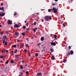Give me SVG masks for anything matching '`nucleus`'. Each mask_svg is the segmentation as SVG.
<instances>
[{"label": "nucleus", "instance_id": "f257e3e1", "mask_svg": "<svg viewBox=\"0 0 76 76\" xmlns=\"http://www.w3.org/2000/svg\"><path fill=\"white\" fill-rule=\"evenodd\" d=\"M44 19L46 21H47L48 22L49 21V20H51L52 19L51 18V16H46L44 17Z\"/></svg>", "mask_w": 76, "mask_h": 76}, {"label": "nucleus", "instance_id": "f03ea898", "mask_svg": "<svg viewBox=\"0 0 76 76\" xmlns=\"http://www.w3.org/2000/svg\"><path fill=\"white\" fill-rule=\"evenodd\" d=\"M12 21H10V20H9L7 22V23H8L9 25H12Z\"/></svg>", "mask_w": 76, "mask_h": 76}, {"label": "nucleus", "instance_id": "7ed1b4c3", "mask_svg": "<svg viewBox=\"0 0 76 76\" xmlns=\"http://www.w3.org/2000/svg\"><path fill=\"white\" fill-rule=\"evenodd\" d=\"M6 41L5 40H4L2 42L3 44H4L5 45H7V42H5Z\"/></svg>", "mask_w": 76, "mask_h": 76}, {"label": "nucleus", "instance_id": "20e7f679", "mask_svg": "<svg viewBox=\"0 0 76 76\" xmlns=\"http://www.w3.org/2000/svg\"><path fill=\"white\" fill-rule=\"evenodd\" d=\"M14 27L15 28H19L20 27V25L18 24H15L14 25Z\"/></svg>", "mask_w": 76, "mask_h": 76}, {"label": "nucleus", "instance_id": "39448f33", "mask_svg": "<svg viewBox=\"0 0 76 76\" xmlns=\"http://www.w3.org/2000/svg\"><path fill=\"white\" fill-rule=\"evenodd\" d=\"M5 15V12L0 13V16L1 17H2V16H4Z\"/></svg>", "mask_w": 76, "mask_h": 76}, {"label": "nucleus", "instance_id": "423d86ee", "mask_svg": "<svg viewBox=\"0 0 76 76\" xmlns=\"http://www.w3.org/2000/svg\"><path fill=\"white\" fill-rule=\"evenodd\" d=\"M51 45H53L54 46H55L56 45V44L55 42H52L51 43Z\"/></svg>", "mask_w": 76, "mask_h": 76}, {"label": "nucleus", "instance_id": "0eeeda50", "mask_svg": "<svg viewBox=\"0 0 76 76\" xmlns=\"http://www.w3.org/2000/svg\"><path fill=\"white\" fill-rule=\"evenodd\" d=\"M53 12L54 13H56L57 12V10L56 9L53 11Z\"/></svg>", "mask_w": 76, "mask_h": 76}, {"label": "nucleus", "instance_id": "6e6552de", "mask_svg": "<svg viewBox=\"0 0 76 76\" xmlns=\"http://www.w3.org/2000/svg\"><path fill=\"white\" fill-rule=\"evenodd\" d=\"M20 47H22H22H23V46H24V44L23 43H20Z\"/></svg>", "mask_w": 76, "mask_h": 76}, {"label": "nucleus", "instance_id": "1a4fd4ad", "mask_svg": "<svg viewBox=\"0 0 76 76\" xmlns=\"http://www.w3.org/2000/svg\"><path fill=\"white\" fill-rule=\"evenodd\" d=\"M0 10H1L2 11H4V7H2V8L0 7Z\"/></svg>", "mask_w": 76, "mask_h": 76}, {"label": "nucleus", "instance_id": "9d476101", "mask_svg": "<svg viewBox=\"0 0 76 76\" xmlns=\"http://www.w3.org/2000/svg\"><path fill=\"white\" fill-rule=\"evenodd\" d=\"M66 56H69L70 55V52H68L66 54Z\"/></svg>", "mask_w": 76, "mask_h": 76}, {"label": "nucleus", "instance_id": "9b49d317", "mask_svg": "<svg viewBox=\"0 0 76 76\" xmlns=\"http://www.w3.org/2000/svg\"><path fill=\"white\" fill-rule=\"evenodd\" d=\"M70 54L71 55L73 54V50H71L70 52Z\"/></svg>", "mask_w": 76, "mask_h": 76}, {"label": "nucleus", "instance_id": "f8f14e48", "mask_svg": "<svg viewBox=\"0 0 76 76\" xmlns=\"http://www.w3.org/2000/svg\"><path fill=\"white\" fill-rule=\"evenodd\" d=\"M66 61H67V59H64L63 60V63H66Z\"/></svg>", "mask_w": 76, "mask_h": 76}, {"label": "nucleus", "instance_id": "ddd939ff", "mask_svg": "<svg viewBox=\"0 0 76 76\" xmlns=\"http://www.w3.org/2000/svg\"><path fill=\"white\" fill-rule=\"evenodd\" d=\"M15 57L16 59H18V58H19V56H18V55H15Z\"/></svg>", "mask_w": 76, "mask_h": 76}, {"label": "nucleus", "instance_id": "4468645a", "mask_svg": "<svg viewBox=\"0 0 76 76\" xmlns=\"http://www.w3.org/2000/svg\"><path fill=\"white\" fill-rule=\"evenodd\" d=\"M15 35H18L19 34V32H15Z\"/></svg>", "mask_w": 76, "mask_h": 76}, {"label": "nucleus", "instance_id": "2eb2a0df", "mask_svg": "<svg viewBox=\"0 0 76 76\" xmlns=\"http://www.w3.org/2000/svg\"><path fill=\"white\" fill-rule=\"evenodd\" d=\"M5 69L7 70H9L10 69H9V67H6L5 68Z\"/></svg>", "mask_w": 76, "mask_h": 76}, {"label": "nucleus", "instance_id": "dca6fc26", "mask_svg": "<svg viewBox=\"0 0 76 76\" xmlns=\"http://www.w3.org/2000/svg\"><path fill=\"white\" fill-rule=\"evenodd\" d=\"M7 38V37H6V36H4L3 37V38L4 39V40L5 39H6Z\"/></svg>", "mask_w": 76, "mask_h": 76}, {"label": "nucleus", "instance_id": "f3484780", "mask_svg": "<svg viewBox=\"0 0 76 76\" xmlns=\"http://www.w3.org/2000/svg\"><path fill=\"white\" fill-rule=\"evenodd\" d=\"M21 34L23 35V36H25V33H21Z\"/></svg>", "mask_w": 76, "mask_h": 76}, {"label": "nucleus", "instance_id": "a211bd4d", "mask_svg": "<svg viewBox=\"0 0 76 76\" xmlns=\"http://www.w3.org/2000/svg\"><path fill=\"white\" fill-rule=\"evenodd\" d=\"M52 60H55V57H54V56H52Z\"/></svg>", "mask_w": 76, "mask_h": 76}, {"label": "nucleus", "instance_id": "6ab92c4d", "mask_svg": "<svg viewBox=\"0 0 76 76\" xmlns=\"http://www.w3.org/2000/svg\"><path fill=\"white\" fill-rule=\"evenodd\" d=\"M44 37H42L41 38V41H44Z\"/></svg>", "mask_w": 76, "mask_h": 76}, {"label": "nucleus", "instance_id": "aec40b11", "mask_svg": "<svg viewBox=\"0 0 76 76\" xmlns=\"http://www.w3.org/2000/svg\"><path fill=\"white\" fill-rule=\"evenodd\" d=\"M12 47L14 48H16V45H13Z\"/></svg>", "mask_w": 76, "mask_h": 76}, {"label": "nucleus", "instance_id": "412c9836", "mask_svg": "<svg viewBox=\"0 0 76 76\" xmlns=\"http://www.w3.org/2000/svg\"><path fill=\"white\" fill-rule=\"evenodd\" d=\"M35 56H36V57L38 56V53H36L35 54Z\"/></svg>", "mask_w": 76, "mask_h": 76}, {"label": "nucleus", "instance_id": "4be33fe9", "mask_svg": "<svg viewBox=\"0 0 76 76\" xmlns=\"http://www.w3.org/2000/svg\"><path fill=\"white\" fill-rule=\"evenodd\" d=\"M37 75H42V74L41 73H37Z\"/></svg>", "mask_w": 76, "mask_h": 76}, {"label": "nucleus", "instance_id": "5701e85b", "mask_svg": "<svg viewBox=\"0 0 76 76\" xmlns=\"http://www.w3.org/2000/svg\"><path fill=\"white\" fill-rule=\"evenodd\" d=\"M20 69H23V66H22V65H21V66H20Z\"/></svg>", "mask_w": 76, "mask_h": 76}, {"label": "nucleus", "instance_id": "b1692460", "mask_svg": "<svg viewBox=\"0 0 76 76\" xmlns=\"http://www.w3.org/2000/svg\"><path fill=\"white\" fill-rule=\"evenodd\" d=\"M14 61H13V60H12L10 61V63H13Z\"/></svg>", "mask_w": 76, "mask_h": 76}, {"label": "nucleus", "instance_id": "393cba45", "mask_svg": "<svg viewBox=\"0 0 76 76\" xmlns=\"http://www.w3.org/2000/svg\"><path fill=\"white\" fill-rule=\"evenodd\" d=\"M37 46H39L41 45V43H39L37 45Z\"/></svg>", "mask_w": 76, "mask_h": 76}, {"label": "nucleus", "instance_id": "a878e982", "mask_svg": "<svg viewBox=\"0 0 76 76\" xmlns=\"http://www.w3.org/2000/svg\"><path fill=\"white\" fill-rule=\"evenodd\" d=\"M50 51H51V52H54V50H53V49H50Z\"/></svg>", "mask_w": 76, "mask_h": 76}, {"label": "nucleus", "instance_id": "bb28decb", "mask_svg": "<svg viewBox=\"0 0 76 76\" xmlns=\"http://www.w3.org/2000/svg\"><path fill=\"white\" fill-rule=\"evenodd\" d=\"M17 15V13H16V12H15L14 13V16H15V15Z\"/></svg>", "mask_w": 76, "mask_h": 76}, {"label": "nucleus", "instance_id": "cd10ccee", "mask_svg": "<svg viewBox=\"0 0 76 76\" xmlns=\"http://www.w3.org/2000/svg\"><path fill=\"white\" fill-rule=\"evenodd\" d=\"M18 52V50H16L14 52V53H16Z\"/></svg>", "mask_w": 76, "mask_h": 76}, {"label": "nucleus", "instance_id": "c85d7f7f", "mask_svg": "<svg viewBox=\"0 0 76 76\" xmlns=\"http://www.w3.org/2000/svg\"><path fill=\"white\" fill-rule=\"evenodd\" d=\"M24 51L25 52V53H27V50H26V49H25L24 50Z\"/></svg>", "mask_w": 76, "mask_h": 76}, {"label": "nucleus", "instance_id": "c756f323", "mask_svg": "<svg viewBox=\"0 0 76 76\" xmlns=\"http://www.w3.org/2000/svg\"><path fill=\"white\" fill-rule=\"evenodd\" d=\"M9 63V62H8V61H7L5 62L6 64H8Z\"/></svg>", "mask_w": 76, "mask_h": 76}, {"label": "nucleus", "instance_id": "7c9ffc66", "mask_svg": "<svg viewBox=\"0 0 76 76\" xmlns=\"http://www.w3.org/2000/svg\"><path fill=\"white\" fill-rule=\"evenodd\" d=\"M48 12H51V9H49L48 10Z\"/></svg>", "mask_w": 76, "mask_h": 76}, {"label": "nucleus", "instance_id": "2f4dec72", "mask_svg": "<svg viewBox=\"0 0 76 76\" xmlns=\"http://www.w3.org/2000/svg\"><path fill=\"white\" fill-rule=\"evenodd\" d=\"M54 38H55V39H56V38H57V36L56 35H55L54 36Z\"/></svg>", "mask_w": 76, "mask_h": 76}, {"label": "nucleus", "instance_id": "473e14b6", "mask_svg": "<svg viewBox=\"0 0 76 76\" xmlns=\"http://www.w3.org/2000/svg\"><path fill=\"white\" fill-rule=\"evenodd\" d=\"M23 29H25V28H26V26H23Z\"/></svg>", "mask_w": 76, "mask_h": 76}, {"label": "nucleus", "instance_id": "72a5a7b5", "mask_svg": "<svg viewBox=\"0 0 76 76\" xmlns=\"http://www.w3.org/2000/svg\"><path fill=\"white\" fill-rule=\"evenodd\" d=\"M28 73H29V72H28V71H26V75H28Z\"/></svg>", "mask_w": 76, "mask_h": 76}, {"label": "nucleus", "instance_id": "f704fd0d", "mask_svg": "<svg viewBox=\"0 0 76 76\" xmlns=\"http://www.w3.org/2000/svg\"><path fill=\"white\" fill-rule=\"evenodd\" d=\"M34 25H37V23H36V22H34Z\"/></svg>", "mask_w": 76, "mask_h": 76}, {"label": "nucleus", "instance_id": "c9c22d12", "mask_svg": "<svg viewBox=\"0 0 76 76\" xmlns=\"http://www.w3.org/2000/svg\"><path fill=\"white\" fill-rule=\"evenodd\" d=\"M26 40H27V41H29V38H27L26 39Z\"/></svg>", "mask_w": 76, "mask_h": 76}, {"label": "nucleus", "instance_id": "e433bc0d", "mask_svg": "<svg viewBox=\"0 0 76 76\" xmlns=\"http://www.w3.org/2000/svg\"><path fill=\"white\" fill-rule=\"evenodd\" d=\"M52 5H53V6H55V5H56V4L54 3H53V4L52 3Z\"/></svg>", "mask_w": 76, "mask_h": 76}, {"label": "nucleus", "instance_id": "4c0bfd02", "mask_svg": "<svg viewBox=\"0 0 76 76\" xmlns=\"http://www.w3.org/2000/svg\"><path fill=\"white\" fill-rule=\"evenodd\" d=\"M63 26L64 27H65V26H66V25H65V24H64V23H63Z\"/></svg>", "mask_w": 76, "mask_h": 76}, {"label": "nucleus", "instance_id": "58836bf2", "mask_svg": "<svg viewBox=\"0 0 76 76\" xmlns=\"http://www.w3.org/2000/svg\"><path fill=\"white\" fill-rule=\"evenodd\" d=\"M55 9H56V8H55L54 7L52 9V10H55Z\"/></svg>", "mask_w": 76, "mask_h": 76}, {"label": "nucleus", "instance_id": "ea45409f", "mask_svg": "<svg viewBox=\"0 0 76 76\" xmlns=\"http://www.w3.org/2000/svg\"><path fill=\"white\" fill-rule=\"evenodd\" d=\"M72 1L71 0H69V1H68V2L69 3H70V2H72Z\"/></svg>", "mask_w": 76, "mask_h": 76}, {"label": "nucleus", "instance_id": "a19ab883", "mask_svg": "<svg viewBox=\"0 0 76 76\" xmlns=\"http://www.w3.org/2000/svg\"><path fill=\"white\" fill-rule=\"evenodd\" d=\"M12 53L11 54H14V52L13 51H11Z\"/></svg>", "mask_w": 76, "mask_h": 76}, {"label": "nucleus", "instance_id": "79ce46f5", "mask_svg": "<svg viewBox=\"0 0 76 76\" xmlns=\"http://www.w3.org/2000/svg\"><path fill=\"white\" fill-rule=\"evenodd\" d=\"M0 34H1V35H3V33L1 32L0 33Z\"/></svg>", "mask_w": 76, "mask_h": 76}, {"label": "nucleus", "instance_id": "37998d69", "mask_svg": "<svg viewBox=\"0 0 76 76\" xmlns=\"http://www.w3.org/2000/svg\"><path fill=\"white\" fill-rule=\"evenodd\" d=\"M26 30H27V31H28L29 30V28H26Z\"/></svg>", "mask_w": 76, "mask_h": 76}, {"label": "nucleus", "instance_id": "c03bdc74", "mask_svg": "<svg viewBox=\"0 0 76 76\" xmlns=\"http://www.w3.org/2000/svg\"><path fill=\"white\" fill-rule=\"evenodd\" d=\"M33 31L34 32H36V30L35 29V28L33 29Z\"/></svg>", "mask_w": 76, "mask_h": 76}, {"label": "nucleus", "instance_id": "a18cd8bd", "mask_svg": "<svg viewBox=\"0 0 76 76\" xmlns=\"http://www.w3.org/2000/svg\"><path fill=\"white\" fill-rule=\"evenodd\" d=\"M69 48L70 50V49H71V46H69Z\"/></svg>", "mask_w": 76, "mask_h": 76}, {"label": "nucleus", "instance_id": "49530a36", "mask_svg": "<svg viewBox=\"0 0 76 76\" xmlns=\"http://www.w3.org/2000/svg\"><path fill=\"white\" fill-rule=\"evenodd\" d=\"M28 46V44H26L25 45V46H26V47H27V46Z\"/></svg>", "mask_w": 76, "mask_h": 76}, {"label": "nucleus", "instance_id": "de8ad7c7", "mask_svg": "<svg viewBox=\"0 0 76 76\" xmlns=\"http://www.w3.org/2000/svg\"><path fill=\"white\" fill-rule=\"evenodd\" d=\"M4 52H5V50H2V53H4Z\"/></svg>", "mask_w": 76, "mask_h": 76}, {"label": "nucleus", "instance_id": "09e8293b", "mask_svg": "<svg viewBox=\"0 0 76 76\" xmlns=\"http://www.w3.org/2000/svg\"><path fill=\"white\" fill-rule=\"evenodd\" d=\"M5 52H6V53H7V52H8V50H6Z\"/></svg>", "mask_w": 76, "mask_h": 76}, {"label": "nucleus", "instance_id": "8fccbe9b", "mask_svg": "<svg viewBox=\"0 0 76 76\" xmlns=\"http://www.w3.org/2000/svg\"><path fill=\"white\" fill-rule=\"evenodd\" d=\"M0 58H3V56H0Z\"/></svg>", "mask_w": 76, "mask_h": 76}, {"label": "nucleus", "instance_id": "3c124183", "mask_svg": "<svg viewBox=\"0 0 76 76\" xmlns=\"http://www.w3.org/2000/svg\"><path fill=\"white\" fill-rule=\"evenodd\" d=\"M20 41V40H19V39L17 41V42H19Z\"/></svg>", "mask_w": 76, "mask_h": 76}, {"label": "nucleus", "instance_id": "603ef678", "mask_svg": "<svg viewBox=\"0 0 76 76\" xmlns=\"http://www.w3.org/2000/svg\"><path fill=\"white\" fill-rule=\"evenodd\" d=\"M22 63H24V60H23V61H22Z\"/></svg>", "mask_w": 76, "mask_h": 76}, {"label": "nucleus", "instance_id": "864d4df0", "mask_svg": "<svg viewBox=\"0 0 76 76\" xmlns=\"http://www.w3.org/2000/svg\"><path fill=\"white\" fill-rule=\"evenodd\" d=\"M1 6H3V3H2L1 4Z\"/></svg>", "mask_w": 76, "mask_h": 76}, {"label": "nucleus", "instance_id": "5fc2aeb1", "mask_svg": "<svg viewBox=\"0 0 76 76\" xmlns=\"http://www.w3.org/2000/svg\"><path fill=\"white\" fill-rule=\"evenodd\" d=\"M28 55L29 56H31V54L30 53H28Z\"/></svg>", "mask_w": 76, "mask_h": 76}, {"label": "nucleus", "instance_id": "6e6d98bb", "mask_svg": "<svg viewBox=\"0 0 76 76\" xmlns=\"http://www.w3.org/2000/svg\"><path fill=\"white\" fill-rule=\"evenodd\" d=\"M35 29V30H37V28H34Z\"/></svg>", "mask_w": 76, "mask_h": 76}, {"label": "nucleus", "instance_id": "4d7b16f0", "mask_svg": "<svg viewBox=\"0 0 76 76\" xmlns=\"http://www.w3.org/2000/svg\"><path fill=\"white\" fill-rule=\"evenodd\" d=\"M36 14H37V15H39V13H37Z\"/></svg>", "mask_w": 76, "mask_h": 76}, {"label": "nucleus", "instance_id": "13d9d810", "mask_svg": "<svg viewBox=\"0 0 76 76\" xmlns=\"http://www.w3.org/2000/svg\"><path fill=\"white\" fill-rule=\"evenodd\" d=\"M19 76H23V75H19Z\"/></svg>", "mask_w": 76, "mask_h": 76}, {"label": "nucleus", "instance_id": "bf43d9fd", "mask_svg": "<svg viewBox=\"0 0 76 76\" xmlns=\"http://www.w3.org/2000/svg\"><path fill=\"white\" fill-rule=\"evenodd\" d=\"M20 73H21V74L22 75H23V73H22V72H20Z\"/></svg>", "mask_w": 76, "mask_h": 76}, {"label": "nucleus", "instance_id": "052dcab7", "mask_svg": "<svg viewBox=\"0 0 76 76\" xmlns=\"http://www.w3.org/2000/svg\"><path fill=\"white\" fill-rule=\"evenodd\" d=\"M55 1H58V0H55Z\"/></svg>", "mask_w": 76, "mask_h": 76}, {"label": "nucleus", "instance_id": "680f3d73", "mask_svg": "<svg viewBox=\"0 0 76 76\" xmlns=\"http://www.w3.org/2000/svg\"><path fill=\"white\" fill-rule=\"evenodd\" d=\"M9 44L10 45H11V42H10Z\"/></svg>", "mask_w": 76, "mask_h": 76}, {"label": "nucleus", "instance_id": "e2e57ef3", "mask_svg": "<svg viewBox=\"0 0 76 76\" xmlns=\"http://www.w3.org/2000/svg\"><path fill=\"white\" fill-rule=\"evenodd\" d=\"M43 51H44L43 50H41V52H43Z\"/></svg>", "mask_w": 76, "mask_h": 76}, {"label": "nucleus", "instance_id": "0e129e2a", "mask_svg": "<svg viewBox=\"0 0 76 76\" xmlns=\"http://www.w3.org/2000/svg\"><path fill=\"white\" fill-rule=\"evenodd\" d=\"M17 46H18V47H19V44H18L17 45Z\"/></svg>", "mask_w": 76, "mask_h": 76}, {"label": "nucleus", "instance_id": "69168bd1", "mask_svg": "<svg viewBox=\"0 0 76 76\" xmlns=\"http://www.w3.org/2000/svg\"><path fill=\"white\" fill-rule=\"evenodd\" d=\"M25 23H26V21H25Z\"/></svg>", "mask_w": 76, "mask_h": 76}, {"label": "nucleus", "instance_id": "338daca9", "mask_svg": "<svg viewBox=\"0 0 76 76\" xmlns=\"http://www.w3.org/2000/svg\"><path fill=\"white\" fill-rule=\"evenodd\" d=\"M25 66H27V64H26Z\"/></svg>", "mask_w": 76, "mask_h": 76}, {"label": "nucleus", "instance_id": "774afa93", "mask_svg": "<svg viewBox=\"0 0 76 76\" xmlns=\"http://www.w3.org/2000/svg\"><path fill=\"white\" fill-rule=\"evenodd\" d=\"M0 27H1V25H0Z\"/></svg>", "mask_w": 76, "mask_h": 76}]
</instances>
